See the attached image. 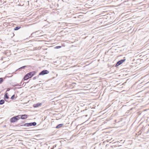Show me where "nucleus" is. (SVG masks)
<instances>
[{"label": "nucleus", "instance_id": "7ed1b4c3", "mask_svg": "<svg viewBox=\"0 0 149 149\" xmlns=\"http://www.w3.org/2000/svg\"><path fill=\"white\" fill-rule=\"evenodd\" d=\"M126 60V59L125 57H124L123 58V59H121L118 62H117L115 66L117 67L118 66L121 64H122L123 62H124Z\"/></svg>", "mask_w": 149, "mask_h": 149}, {"label": "nucleus", "instance_id": "2eb2a0df", "mask_svg": "<svg viewBox=\"0 0 149 149\" xmlns=\"http://www.w3.org/2000/svg\"><path fill=\"white\" fill-rule=\"evenodd\" d=\"M26 67V66H22V67H21V68H19L18 69H24L25 67Z\"/></svg>", "mask_w": 149, "mask_h": 149}, {"label": "nucleus", "instance_id": "a211bd4d", "mask_svg": "<svg viewBox=\"0 0 149 149\" xmlns=\"http://www.w3.org/2000/svg\"><path fill=\"white\" fill-rule=\"evenodd\" d=\"M138 133V135H140L141 134V131H140Z\"/></svg>", "mask_w": 149, "mask_h": 149}, {"label": "nucleus", "instance_id": "4468645a", "mask_svg": "<svg viewBox=\"0 0 149 149\" xmlns=\"http://www.w3.org/2000/svg\"><path fill=\"white\" fill-rule=\"evenodd\" d=\"M3 81V78H0V84L2 83Z\"/></svg>", "mask_w": 149, "mask_h": 149}, {"label": "nucleus", "instance_id": "412c9836", "mask_svg": "<svg viewBox=\"0 0 149 149\" xmlns=\"http://www.w3.org/2000/svg\"><path fill=\"white\" fill-rule=\"evenodd\" d=\"M56 145H54V146H53V149H54V148L55 147H56Z\"/></svg>", "mask_w": 149, "mask_h": 149}, {"label": "nucleus", "instance_id": "f3484780", "mask_svg": "<svg viewBox=\"0 0 149 149\" xmlns=\"http://www.w3.org/2000/svg\"><path fill=\"white\" fill-rule=\"evenodd\" d=\"M61 47V46H56L55 47V48H56V49H58V48H60Z\"/></svg>", "mask_w": 149, "mask_h": 149}, {"label": "nucleus", "instance_id": "f03ea898", "mask_svg": "<svg viewBox=\"0 0 149 149\" xmlns=\"http://www.w3.org/2000/svg\"><path fill=\"white\" fill-rule=\"evenodd\" d=\"M37 125V123L35 122L25 123L23 125H22L20 126H25L26 127H30L32 126H35Z\"/></svg>", "mask_w": 149, "mask_h": 149}, {"label": "nucleus", "instance_id": "cd10ccee", "mask_svg": "<svg viewBox=\"0 0 149 149\" xmlns=\"http://www.w3.org/2000/svg\"><path fill=\"white\" fill-rule=\"evenodd\" d=\"M87 116V115H86V116Z\"/></svg>", "mask_w": 149, "mask_h": 149}, {"label": "nucleus", "instance_id": "0eeeda50", "mask_svg": "<svg viewBox=\"0 0 149 149\" xmlns=\"http://www.w3.org/2000/svg\"><path fill=\"white\" fill-rule=\"evenodd\" d=\"M42 105L41 103H38L36 104H34L33 105V107L34 108H36L39 107L40 106Z\"/></svg>", "mask_w": 149, "mask_h": 149}, {"label": "nucleus", "instance_id": "aec40b11", "mask_svg": "<svg viewBox=\"0 0 149 149\" xmlns=\"http://www.w3.org/2000/svg\"><path fill=\"white\" fill-rule=\"evenodd\" d=\"M10 88H7V91H9L10 90Z\"/></svg>", "mask_w": 149, "mask_h": 149}, {"label": "nucleus", "instance_id": "423d86ee", "mask_svg": "<svg viewBox=\"0 0 149 149\" xmlns=\"http://www.w3.org/2000/svg\"><path fill=\"white\" fill-rule=\"evenodd\" d=\"M19 116L20 119L21 118L22 119H24L26 118H27L28 115L26 114H24L22 115H19Z\"/></svg>", "mask_w": 149, "mask_h": 149}, {"label": "nucleus", "instance_id": "1a4fd4ad", "mask_svg": "<svg viewBox=\"0 0 149 149\" xmlns=\"http://www.w3.org/2000/svg\"><path fill=\"white\" fill-rule=\"evenodd\" d=\"M63 124H60L58 125L56 128L57 129H59L60 128H61L62 126L63 125Z\"/></svg>", "mask_w": 149, "mask_h": 149}, {"label": "nucleus", "instance_id": "6e6552de", "mask_svg": "<svg viewBox=\"0 0 149 149\" xmlns=\"http://www.w3.org/2000/svg\"><path fill=\"white\" fill-rule=\"evenodd\" d=\"M40 32L39 31H36L34 33H33L31 34L32 35H33L34 33L36 34V35L38 36H42V34H41V33H40V34H39L38 33H39Z\"/></svg>", "mask_w": 149, "mask_h": 149}, {"label": "nucleus", "instance_id": "9d476101", "mask_svg": "<svg viewBox=\"0 0 149 149\" xmlns=\"http://www.w3.org/2000/svg\"><path fill=\"white\" fill-rule=\"evenodd\" d=\"M8 94L7 93H6L4 97V98H6L7 99H9V97L8 96Z\"/></svg>", "mask_w": 149, "mask_h": 149}, {"label": "nucleus", "instance_id": "b1692460", "mask_svg": "<svg viewBox=\"0 0 149 149\" xmlns=\"http://www.w3.org/2000/svg\"><path fill=\"white\" fill-rule=\"evenodd\" d=\"M149 131V129L148 130V132Z\"/></svg>", "mask_w": 149, "mask_h": 149}, {"label": "nucleus", "instance_id": "6ab92c4d", "mask_svg": "<svg viewBox=\"0 0 149 149\" xmlns=\"http://www.w3.org/2000/svg\"><path fill=\"white\" fill-rule=\"evenodd\" d=\"M37 78V77H35L33 78V79L34 80L36 79Z\"/></svg>", "mask_w": 149, "mask_h": 149}, {"label": "nucleus", "instance_id": "dca6fc26", "mask_svg": "<svg viewBox=\"0 0 149 149\" xmlns=\"http://www.w3.org/2000/svg\"><path fill=\"white\" fill-rule=\"evenodd\" d=\"M14 97H15V95H13L11 96V99L12 100H13L14 99Z\"/></svg>", "mask_w": 149, "mask_h": 149}, {"label": "nucleus", "instance_id": "a878e982", "mask_svg": "<svg viewBox=\"0 0 149 149\" xmlns=\"http://www.w3.org/2000/svg\"><path fill=\"white\" fill-rule=\"evenodd\" d=\"M22 82H21V84H22Z\"/></svg>", "mask_w": 149, "mask_h": 149}, {"label": "nucleus", "instance_id": "20e7f679", "mask_svg": "<svg viewBox=\"0 0 149 149\" xmlns=\"http://www.w3.org/2000/svg\"><path fill=\"white\" fill-rule=\"evenodd\" d=\"M49 71L47 70H43L39 74V75H43L49 73Z\"/></svg>", "mask_w": 149, "mask_h": 149}, {"label": "nucleus", "instance_id": "ddd939ff", "mask_svg": "<svg viewBox=\"0 0 149 149\" xmlns=\"http://www.w3.org/2000/svg\"><path fill=\"white\" fill-rule=\"evenodd\" d=\"M5 103V101L4 100H0V105H2Z\"/></svg>", "mask_w": 149, "mask_h": 149}, {"label": "nucleus", "instance_id": "9b49d317", "mask_svg": "<svg viewBox=\"0 0 149 149\" xmlns=\"http://www.w3.org/2000/svg\"><path fill=\"white\" fill-rule=\"evenodd\" d=\"M20 28V26H17L14 28V30L15 31H17Z\"/></svg>", "mask_w": 149, "mask_h": 149}, {"label": "nucleus", "instance_id": "f257e3e1", "mask_svg": "<svg viewBox=\"0 0 149 149\" xmlns=\"http://www.w3.org/2000/svg\"><path fill=\"white\" fill-rule=\"evenodd\" d=\"M19 119V116L17 115L11 118L10 119V121L11 123H15Z\"/></svg>", "mask_w": 149, "mask_h": 149}, {"label": "nucleus", "instance_id": "bb28decb", "mask_svg": "<svg viewBox=\"0 0 149 149\" xmlns=\"http://www.w3.org/2000/svg\"><path fill=\"white\" fill-rule=\"evenodd\" d=\"M22 82H21V84H22Z\"/></svg>", "mask_w": 149, "mask_h": 149}, {"label": "nucleus", "instance_id": "39448f33", "mask_svg": "<svg viewBox=\"0 0 149 149\" xmlns=\"http://www.w3.org/2000/svg\"><path fill=\"white\" fill-rule=\"evenodd\" d=\"M36 72L35 71L30 72L26 74V76H28V77L30 78L32 77L36 73Z\"/></svg>", "mask_w": 149, "mask_h": 149}, {"label": "nucleus", "instance_id": "393cba45", "mask_svg": "<svg viewBox=\"0 0 149 149\" xmlns=\"http://www.w3.org/2000/svg\"><path fill=\"white\" fill-rule=\"evenodd\" d=\"M24 83H23V84H22V86L23 85V84H24Z\"/></svg>", "mask_w": 149, "mask_h": 149}, {"label": "nucleus", "instance_id": "5701e85b", "mask_svg": "<svg viewBox=\"0 0 149 149\" xmlns=\"http://www.w3.org/2000/svg\"><path fill=\"white\" fill-rule=\"evenodd\" d=\"M75 67V66H72V67H70V68H72L73 67Z\"/></svg>", "mask_w": 149, "mask_h": 149}, {"label": "nucleus", "instance_id": "f8f14e48", "mask_svg": "<svg viewBox=\"0 0 149 149\" xmlns=\"http://www.w3.org/2000/svg\"><path fill=\"white\" fill-rule=\"evenodd\" d=\"M26 76V75H25L24 77V80H26L29 78L28 77V76Z\"/></svg>", "mask_w": 149, "mask_h": 149}, {"label": "nucleus", "instance_id": "4be33fe9", "mask_svg": "<svg viewBox=\"0 0 149 149\" xmlns=\"http://www.w3.org/2000/svg\"><path fill=\"white\" fill-rule=\"evenodd\" d=\"M15 86H21V85H19L18 84L15 85Z\"/></svg>", "mask_w": 149, "mask_h": 149}]
</instances>
